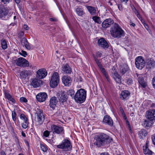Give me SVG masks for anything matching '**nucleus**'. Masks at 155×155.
Here are the masks:
<instances>
[{
    "instance_id": "a18cd8bd",
    "label": "nucleus",
    "mask_w": 155,
    "mask_h": 155,
    "mask_svg": "<svg viewBox=\"0 0 155 155\" xmlns=\"http://www.w3.org/2000/svg\"><path fill=\"white\" fill-rule=\"evenodd\" d=\"M28 124L29 122H24L22 124V127L24 129L28 127Z\"/></svg>"
},
{
    "instance_id": "423d86ee",
    "label": "nucleus",
    "mask_w": 155,
    "mask_h": 155,
    "mask_svg": "<svg viewBox=\"0 0 155 155\" xmlns=\"http://www.w3.org/2000/svg\"><path fill=\"white\" fill-rule=\"evenodd\" d=\"M58 74L57 72H54L52 75L50 81V84L52 87H55L58 84L59 81Z\"/></svg>"
},
{
    "instance_id": "9d476101",
    "label": "nucleus",
    "mask_w": 155,
    "mask_h": 155,
    "mask_svg": "<svg viewBox=\"0 0 155 155\" xmlns=\"http://www.w3.org/2000/svg\"><path fill=\"white\" fill-rule=\"evenodd\" d=\"M145 116L150 121H153L155 120V110L152 109L147 111Z\"/></svg>"
},
{
    "instance_id": "5fc2aeb1",
    "label": "nucleus",
    "mask_w": 155,
    "mask_h": 155,
    "mask_svg": "<svg viewBox=\"0 0 155 155\" xmlns=\"http://www.w3.org/2000/svg\"><path fill=\"white\" fill-rule=\"evenodd\" d=\"M152 83L154 88L155 89V77H154L152 80Z\"/></svg>"
},
{
    "instance_id": "dca6fc26",
    "label": "nucleus",
    "mask_w": 155,
    "mask_h": 155,
    "mask_svg": "<svg viewBox=\"0 0 155 155\" xmlns=\"http://www.w3.org/2000/svg\"><path fill=\"white\" fill-rule=\"evenodd\" d=\"M130 93L127 90H124L121 92L120 94V98L122 100H126L128 99L130 96Z\"/></svg>"
},
{
    "instance_id": "72a5a7b5",
    "label": "nucleus",
    "mask_w": 155,
    "mask_h": 155,
    "mask_svg": "<svg viewBox=\"0 0 155 155\" xmlns=\"http://www.w3.org/2000/svg\"><path fill=\"white\" fill-rule=\"evenodd\" d=\"M92 19L95 23L98 24H100L102 22L100 17L98 16H93L92 17Z\"/></svg>"
},
{
    "instance_id": "0eeeda50",
    "label": "nucleus",
    "mask_w": 155,
    "mask_h": 155,
    "mask_svg": "<svg viewBox=\"0 0 155 155\" xmlns=\"http://www.w3.org/2000/svg\"><path fill=\"white\" fill-rule=\"evenodd\" d=\"M135 64L137 68L141 70L145 65V61L143 57L138 56L135 59Z\"/></svg>"
},
{
    "instance_id": "b1692460",
    "label": "nucleus",
    "mask_w": 155,
    "mask_h": 155,
    "mask_svg": "<svg viewBox=\"0 0 155 155\" xmlns=\"http://www.w3.org/2000/svg\"><path fill=\"white\" fill-rule=\"evenodd\" d=\"M137 76L138 77V80L139 84L141 85L142 87L143 88H145L146 86V84L145 82L143 75L137 74Z\"/></svg>"
},
{
    "instance_id": "79ce46f5",
    "label": "nucleus",
    "mask_w": 155,
    "mask_h": 155,
    "mask_svg": "<svg viewBox=\"0 0 155 155\" xmlns=\"http://www.w3.org/2000/svg\"><path fill=\"white\" fill-rule=\"evenodd\" d=\"M41 150L44 152H46L47 151V148L46 145L43 144H41Z\"/></svg>"
},
{
    "instance_id": "f03ea898",
    "label": "nucleus",
    "mask_w": 155,
    "mask_h": 155,
    "mask_svg": "<svg viewBox=\"0 0 155 155\" xmlns=\"http://www.w3.org/2000/svg\"><path fill=\"white\" fill-rule=\"evenodd\" d=\"M111 36L114 38H119L125 36V33L120 25L114 23L110 31Z\"/></svg>"
},
{
    "instance_id": "5701e85b",
    "label": "nucleus",
    "mask_w": 155,
    "mask_h": 155,
    "mask_svg": "<svg viewBox=\"0 0 155 155\" xmlns=\"http://www.w3.org/2000/svg\"><path fill=\"white\" fill-rule=\"evenodd\" d=\"M58 103V100L55 97H52L50 100V106L52 108H54Z\"/></svg>"
},
{
    "instance_id": "0e129e2a",
    "label": "nucleus",
    "mask_w": 155,
    "mask_h": 155,
    "mask_svg": "<svg viewBox=\"0 0 155 155\" xmlns=\"http://www.w3.org/2000/svg\"><path fill=\"white\" fill-rule=\"evenodd\" d=\"M15 2L17 4H19L21 1V0H15Z\"/></svg>"
},
{
    "instance_id": "c03bdc74",
    "label": "nucleus",
    "mask_w": 155,
    "mask_h": 155,
    "mask_svg": "<svg viewBox=\"0 0 155 155\" xmlns=\"http://www.w3.org/2000/svg\"><path fill=\"white\" fill-rule=\"evenodd\" d=\"M50 132L48 130L45 131L43 133V136L46 137H48L49 136L50 134Z\"/></svg>"
},
{
    "instance_id": "393cba45",
    "label": "nucleus",
    "mask_w": 155,
    "mask_h": 155,
    "mask_svg": "<svg viewBox=\"0 0 155 155\" xmlns=\"http://www.w3.org/2000/svg\"><path fill=\"white\" fill-rule=\"evenodd\" d=\"M61 69L62 71L66 74H70L71 72V67L67 64L63 65Z\"/></svg>"
},
{
    "instance_id": "c85d7f7f",
    "label": "nucleus",
    "mask_w": 155,
    "mask_h": 155,
    "mask_svg": "<svg viewBox=\"0 0 155 155\" xmlns=\"http://www.w3.org/2000/svg\"><path fill=\"white\" fill-rule=\"evenodd\" d=\"M5 97L10 101V102H9L10 103L14 104L15 103V99L12 97L10 94L6 92H5Z\"/></svg>"
},
{
    "instance_id": "4d7b16f0",
    "label": "nucleus",
    "mask_w": 155,
    "mask_h": 155,
    "mask_svg": "<svg viewBox=\"0 0 155 155\" xmlns=\"http://www.w3.org/2000/svg\"><path fill=\"white\" fill-rule=\"evenodd\" d=\"M137 17L142 22H143V21L142 20V17L140 15V13L136 15Z\"/></svg>"
},
{
    "instance_id": "37998d69",
    "label": "nucleus",
    "mask_w": 155,
    "mask_h": 155,
    "mask_svg": "<svg viewBox=\"0 0 155 155\" xmlns=\"http://www.w3.org/2000/svg\"><path fill=\"white\" fill-rule=\"evenodd\" d=\"M24 35V33L23 31H21L18 33L17 36L18 37L21 38H22Z\"/></svg>"
},
{
    "instance_id": "20e7f679",
    "label": "nucleus",
    "mask_w": 155,
    "mask_h": 155,
    "mask_svg": "<svg viewBox=\"0 0 155 155\" xmlns=\"http://www.w3.org/2000/svg\"><path fill=\"white\" fill-rule=\"evenodd\" d=\"M57 147L59 149H63L64 150L68 151L71 149L72 147L70 141L65 139L64 140L61 144L57 145Z\"/></svg>"
},
{
    "instance_id": "3c124183",
    "label": "nucleus",
    "mask_w": 155,
    "mask_h": 155,
    "mask_svg": "<svg viewBox=\"0 0 155 155\" xmlns=\"http://www.w3.org/2000/svg\"><path fill=\"white\" fill-rule=\"evenodd\" d=\"M127 125L128 126V127L129 131H130V133L132 134V130L131 128V126L130 124L129 123L128 121H127Z\"/></svg>"
},
{
    "instance_id": "864d4df0",
    "label": "nucleus",
    "mask_w": 155,
    "mask_h": 155,
    "mask_svg": "<svg viewBox=\"0 0 155 155\" xmlns=\"http://www.w3.org/2000/svg\"><path fill=\"white\" fill-rule=\"evenodd\" d=\"M2 2L4 3V4H8L9 2H11L12 0H2Z\"/></svg>"
},
{
    "instance_id": "58836bf2",
    "label": "nucleus",
    "mask_w": 155,
    "mask_h": 155,
    "mask_svg": "<svg viewBox=\"0 0 155 155\" xmlns=\"http://www.w3.org/2000/svg\"><path fill=\"white\" fill-rule=\"evenodd\" d=\"M143 124L145 127H149L150 125V122L147 120H145L144 121Z\"/></svg>"
},
{
    "instance_id": "7ed1b4c3",
    "label": "nucleus",
    "mask_w": 155,
    "mask_h": 155,
    "mask_svg": "<svg viewBox=\"0 0 155 155\" xmlns=\"http://www.w3.org/2000/svg\"><path fill=\"white\" fill-rule=\"evenodd\" d=\"M86 97V91L83 89L78 90L74 96L75 101L78 103H82L85 100Z\"/></svg>"
},
{
    "instance_id": "f257e3e1",
    "label": "nucleus",
    "mask_w": 155,
    "mask_h": 155,
    "mask_svg": "<svg viewBox=\"0 0 155 155\" xmlns=\"http://www.w3.org/2000/svg\"><path fill=\"white\" fill-rule=\"evenodd\" d=\"M94 139V144L98 147L103 146L107 141L110 142L113 140L112 138L103 133L96 135Z\"/></svg>"
},
{
    "instance_id": "f8f14e48",
    "label": "nucleus",
    "mask_w": 155,
    "mask_h": 155,
    "mask_svg": "<svg viewBox=\"0 0 155 155\" xmlns=\"http://www.w3.org/2000/svg\"><path fill=\"white\" fill-rule=\"evenodd\" d=\"M146 68L151 69L155 67V61L151 58H147L145 60Z\"/></svg>"
},
{
    "instance_id": "603ef678",
    "label": "nucleus",
    "mask_w": 155,
    "mask_h": 155,
    "mask_svg": "<svg viewBox=\"0 0 155 155\" xmlns=\"http://www.w3.org/2000/svg\"><path fill=\"white\" fill-rule=\"evenodd\" d=\"M145 28L148 31L149 30V27L148 25L144 21H143V22H142Z\"/></svg>"
},
{
    "instance_id": "f704fd0d",
    "label": "nucleus",
    "mask_w": 155,
    "mask_h": 155,
    "mask_svg": "<svg viewBox=\"0 0 155 155\" xmlns=\"http://www.w3.org/2000/svg\"><path fill=\"white\" fill-rule=\"evenodd\" d=\"M1 46L3 49H5L7 48V45L6 41L5 40H2L1 41Z\"/></svg>"
},
{
    "instance_id": "680f3d73",
    "label": "nucleus",
    "mask_w": 155,
    "mask_h": 155,
    "mask_svg": "<svg viewBox=\"0 0 155 155\" xmlns=\"http://www.w3.org/2000/svg\"><path fill=\"white\" fill-rule=\"evenodd\" d=\"M134 12L135 13V14L136 15H137V14H138L139 13L138 11L136 9H135V10L134 11Z\"/></svg>"
},
{
    "instance_id": "8fccbe9b",
    "label": "nucleus",
    "mask_w": 155,
    "mask_h": 155,
    "mask_svg": "<svg viewBox=\"0 0 155 155\" xmlns=\"http://www.w3.org/2000/svg\"><path fill=\"white\" fill-rule=\"evenodd\" d=\"M20 118L21 120H23L27 119V118L24 114H21L20 116Z\"/></svg>"
},
{
    "instance_id": "a211bd4d",
    "label": "nucleus",
    "mask_w": 155,
    "mask_h": 155,
    "mask_svg": "<svg viewBox=\"0 0 155 155\" xmlns=\"http://www.w3.org/2000/svg\"><path fill=\"white\" fill-rule=\"evenodd\" d=\"M113 21L111 18L107 19L102 23V26L104 28H106L114 23Z\"/></svg>"
},
{
    "instance_id": "412c9836",
    "label": "nucleus",
    "mask_w": 155,
    "mask_h": 155,
    "mask_svg": "<svg viewBox=\"0 0 155 155\" xmlns=\"http://www.w3.org/2000/svg\"><path fill=\"white\" fill-rule=\"evenodd\" d=\"M67 98L66 92L63 91L61 92V96L59 98V101L61 104L64 105V103L66 102Z\"/></svg>"
},
{
    "instance_id": "13d9d810",
    "label": "nucleus",
    "mask_w": 155,
    "mask_h": 155,
    "mask_svg": "<svg viewBox=\"0 0 155 155\" xmlns=\"http://www.w3.org/2000/svg\"><path fill=\"white\" fill-rule=\"evenodd\" d=\"M118 8L120 11L122 10L123 9L122 5L120 4H119L118 5Z\"/></svg>"
},
{
    "instance_id": "052dcab7",
    "label": "nucleus",
    "mask_w": 155,
    "mask_h": 155,
    "mask_svg": "<svg viewBox=\"0 0 155 155\" xmlns=\"http://www.w3.org/2000/svg\"><path fill=\"white\" fill-rule=\"evenodd\" d=\"M129 0H120L121 2H124L125 3H126Z\"/></svg>"
},
{
    "instance_id": "6e6552de",
    "label": "nucleus",
    "mask_w": 155,
    "mask_h": 155,
    "mask_svg": "<svg viewBox=\"0 0 155 155\" xmlns=\"http://www.w3.org/2000/svg\"><path fill=\"white\" fill-rule=\"evenodd\" d=\"M8 11L3 6L0 5V18L6 20L10 17V13H8Z\"/></svg>"
},
{
    "instance_id": "bf43d9fd",
    "label": "nucleus",
    "mask_w": 155,
    "mask_h": 155,
    "mask_svg": "<svg viewBox=\"0 0 155 155\" xmlns=\"http://www.w3.org/2000/svg\"><path fill=\"white\" fill-rule=\"evenodd\" d=\"M24 28L26 30H28L29 29V27L27 25H25L23 26Z\"/></svg>"
},
{
    "instance_id": "7c9ffc66",
    "label": "nucleus",
    "mask_w": 155,
    "mask_h": 155,
    "mask_svg": "<svg viewBox=\"0 0 155 155\" xmlns=\"http://www.w3.org/2000/svg\"><path fill=\"white\" fill-rule=\"evenodd\" d=\"M101 70V72L102 73L103 75L106 78L107 80V81H109L110 79L109 78L107 74V73L106 72V71L105 68H104L103 67L100 69Z\"/></svg>"
},
{
    "instance_id": "a19ab883",
    "label": "nucleus",
    "mask_w": 155,
    "mask_h": 155,
    "mask_svg": "<svg viewBox=\"0 0 155 155\" xmlns=\"http://www.w3.org/2000/svg\"><path fill=\"white\" fill-rule=\"evenodd\" d=\"M12 117L13 120L15 121L16 120V114L15 110L12 112Z\"/></svg>"
},
{
    "instance_id": "473e14b6",
    "label": "nucleus",
    "mask_w": 155,
    "mask_h": 155,
    "mask_svg": "<svg viewBox=\"0 0 155 155\" xmlns=\"http://www.w3.org/2000/svg\"><path fill=\"white\" fill-rule=\"evenodd\" d=\"M129 70L128 66L126 65H125L122 67L120 70V72L123 74L125 73Z\"/></svg>"
},
{
    "instance_id": "338daca9",
    "label": "nucleus",
    "mask_w": 155,
    "mask_h": 155,
    "mask_svg": "<svg viewBox=\"0 0 155 155\" xmlns=\"http://www.w3.org/2000/svg\"><path fill=\"white\" fill-rule=\"evenodd\" d=\"M21 134L23 137H25L26 136L25 134L23 132H22Z\"/></svg>"
},
{
    "instance_id": "2eb2a0df",
    "label": "nucleus",
    "mask_w": 155,
    "mask_h": 155,
    "mask_svg": "<svg viewBox=\"0 0 155 155\" xmlns=\"http://www.w3.org/2000/svg\"><path fill=\"white\" fill-rule=\"evenodd\" d=\"M47 95L46 93L43 92L38 94L36 96V99L39 102L44 101L46 99Z\"/></svg>"
},
{
    "instance_id": "69168bd1",
    "label": "nucleus",
    "mask_w": 155,
    "mask_h": 155,
    "mask_svg": "<svg viewBox=\"0 0 155 155\" xmlns=\"http://www.w3.org/2000/svg\"><path fill=\"white\" fill-rule=\"evenodd\" d=\"M1 155H6L5 152L3 151H2L1 152Z\"/></svg>"
},
{
    "instance_id": "774afa93",
    "label": "nucleus",
    "mask_w": 155,
    "mask_h": 155,
    "mask_svg": "<svg viewBox=\"0 0 155 155\" xmlns=\"http://www.w3.org/2000/svg\"><path fill=\"white\" fill-rule=\"evenodd\" d=\"M101 155H108L107 153H101Z\"/></svg>"
},
{
    "instance_id": "ea45409f",
    "label": "nucleus",
    "mask_w": 155,
    "mask_h": 155,
    "mask_svg": "<svg viewBox=\"0 0 155 155\" xmlns=\"http://www.w3.org/2000/svg\"><path fill=\"white\" fill-rule=\"evenodd\" d=\"M125 81L127 84L130 85L132 84L133 82L132 79L131 78L126 79Z\"/></svg>"
},
{
    "instance_id": "49530a36",
    "label": "nucleus",
    "mask_w": 155,
    "mask_h": 155,
    "mask_svg": "<svg viewBox=\"0 0 155 155\" xmlns=\"http://www.w3.org/2000/svg\"><path fill=\"white\" fill-rule=\"evenodd\" d=\"M20 101L21 102L26 103L27 102V99L25 97H21L20 98Z\"/></svg>"
},
{
    "instance_id": "1a4fd4ad",
    "label": "nucleus",
    "mask_w": 155,
    "mask_h": 155,
    "mask_svg": "<svg viewBox=\"0 0 155 155\" xmlns=\"http://www.w3.org/2000/svg\"><path fill=\"white\" fill-rule=\"evenodd\" d=\"M15 62L17 66L25 67L29 66L28 61L23 58H19L16 59Z\"/></svg>"
},
{
    "instance_id": "de8ad7c7",
    "label": "nucleus",
    "mask_w": 155,
    "mask_h": 155,
    "mask_svg": "<svg viewBox=\"0 0 155 155\" xmlns=\"http://www.w3.org/2000/svg\"><path fill=\"white\" fill-rule=\"evenodd\" d=\"M20 53L21 55L24 57H25L27 54L25 51L22 50L21 51V52H20Z\"/></svg>"
},
{
    "instance_id": "2f4dec72",
    "label": "nucleus",
    "mask_w": 155,
    "mask_h": 155,
    "mask_svg": "<svg viewBox=\"0 0 155 155\" xmlns=\"http://www.w3.org/2000/svg\"><path fill=\"white\" fill-rule=\"evenodd\" d=\"M77 14L78 15L82 16L84 13L82 8L80 7H78L76 9Z\"/></svg>"
},
{
    "instance_id": "6e6d98bb",
    "label": "nucleus",
    "mask_w": 155,
    "mask_h": 155,
    "mask_svg": "<svg viewBox=\"0 0 155 155\" xmlns=\"http://www.w3.org/2000/svg\"><path fill=\"white\" fill-rule=\"evenodd\" d=\"M151 139L153 144L155 145V135L152 136Z\"/></svg>"
},
{
    "instance_id": "4468645a",
    "label": "nucleus",
    "mask_w": 155,
    "mask_h": 155,
    "mask_svg": "<svg viewBox=\"0 0 155 155\" xmlns=\"http://www.w3.org/2000/svg\"><path fill=\"white\" fill-rule=\"evenodd\" d=\"M47 73L45 69H40L37 72V77L39 79H42L47 75Z\"/></svg>"
},
{
    "instance_id": "bb28decb",
    "label": "nucleus",
    "mask_w": 155,
    "mask_h": 155,
    "mask_svg": "<svg viewBox=\"0 0 155 155\" xmlns=\"http://www.w3.org/2000/svg\"><path fill=\"white\" fill-rule=\"evenodd\" d=\"M87 8L92 15H94L96 12V8L91 6H86Z\"/></svg>"
},
{
    "instance_id": "e433bc0d",
    "label": "nucleus",
    "mask_w": 155,
    "mask_h": 155,
    "mask_svg": "<svg viewBox=\"0 0 155 155\" xmlns=\"http://www.w3.org/2000/svg\"><path fill=\"white\" fill-rule=\"evenodd\" d=\"M94 60L96 63V64L100 69L103 67V66L101 64V62L100 61V60H99L98 59L96 58L95 57L94 58Z\"/></svg>"
},
{
    "instance_id": "c756f323",
    "label": "nucleus",
    "mask_w": 155,
    "mask_h": 155,
    "mask_svg": "<svg viewBox=\"0 0 155 155\" xmlns=\"http://www.w3.org/2000/svg\"><path fill=\"white\" fill-rule=\"evenodd\" d=\"M138 135L141 139L146 136L147 135V132L145 130L142 129L138 132Z\"/></svg>"
},
{
    "instance_id": "9b49d317",
    "label": "nucleus",
    "mask_w": 155,
    "mask_h": 155,
    "mask_svg": "<svg viewBox=\"0 0 155 155\" xmlns=\"http://www.w3.org/2000/svg\"><path fill=\"white\" fill-rule=\"evenodd\" d=\"M51 128L53 134L56 133L59 134L64 133V129L62 127L52 125L51 126Z\"/></svg>"
},
{
    "instance_id": "aec40b11",
    "label": "nucleus",
    "mask_w": 155,
    "mask_h": 155,
    "mask_svg": "<svg viewBox=\"0 0 155 155\" xmlns=\"http://www.w3.org/2000/svg\"><path fill=\"white\" fill-rule=\"evenodd\" d=\"M103 122L110 126H112L113 125V120L110 116L108 115H106L104 116Z\"/></svg>"
},
{
    "instance_id": "a878e982",
    "label": "nucleus",
    "mask_w": 155,
    "mask_h": 155,
    "mask_svg": "<svg viewBox=\"0 0 155 155\" xmlns=\"http://www.w3.org/2000/svg\"><path fill=\"white\" fill-rule=\"evenodd\" d=\"M40 81V80L36 78L32 79L31 85L34 87H37L39 86Z\"/></svg>"
},
{
    "instance_id": "cd10ccee",
    "label": "nucleus",
    "mask_w": 155,
    "mask_h": 155,
    "mask_svg": "<svg viewBox=\"0 0 155 155\" xmlns=\"http://www.w3.org/2000/svg\"><path fill=\"white\" fill-rule=\"evenodd\" d=\"M148 142L147 141L146 146H143V152L145 154H151L152 153V151L150 150L148 148Z\"/></svg>"
},
{
    "instance_id": "39448f33",
    "label": "nucleus",
    "mask_w": 155,
    "mask_h": 155,
    "mask_svg": "<svg viewBox=\"0 0 155 155\" xmlns=\"http://www.w3.org/2000/svg\"><path fill=\"white\" fill-rule=\"evenodd\" d=\"M35 114H36L37 121L40 124H42L45 120V116L41 109L37 108L35 109Z\"/></svg>"
},
{
    "instance_id": "ddd939ff",
    "label": "nucleus",
    "mask_w": 155,
    "mask_h": 155,
    "mask_svg": "<svg viewBox=\"0 0 155 155\" xmlns=\"http://www.w3.org/2000/svg\"><path fill=\"white\" fill-rule=\"evenodd\" d=\"M33 71L30 70H25L20 72V77L22 79H25L32 75Z\"/></svg>"
},
{
    "instance_id": "6ab92c4d",
    "label": "nucleus",
    "mask_w": 155,
    "mask_h": 155,
    "mask_svg": "<svg viewBox=\"0 0 155 155\" xmlns=\"http://www.w3.org/2000/svg\"><path fill=\"white\" fill-rule=\"evenodd\" d=\"M98 43L99 46L103 48H107L109 47L107 42L103 38L99 39Z\"/></svg>"
},
{
    "instance_id": "e2e57ef3",
    "label": "nucleus",
    "mask_w": 155,
    "mask_h": 155,
    "mask_svg": "<svg viewBox=\"0 0 155 155\" xmlns=\"http://www.w3.org/2000/svg\"><path fill=\"white\" fill-rule=\"evenodd\" d=\"M130 22L131 23L130 24V25L134 27H135L136 26V25L134 23H132L131 21H130Z\"/></svg>"
},
{
    "instance_id": "f3484780",
    "label": "nucleus",
    "mask_w": 155,
    "mask_h": 155,
    "mask_svg": "<svg viewBox=\"0 0 155 155\" xmlns=\"http://www.w3.org/2000/svg\"><path fill=\"white\" fill-rule=\"evenodd\" d=\"M62 80L65 86H69L71 85L72 80L70 77L67 75L64 76L62 77Z\"/></svg>"
},
{
    "instance_id": "09e8293b",
    "label": "nucleus",
    "mask_w": 155,
    "mask_h": 155,
    "mask_svg": "<svg viewBox=\"0 0 155 155\" xmlns=\"http://www.w3.org/2000/svg\"><path fill=\"white\" fill-rule=\"evenodd\" d=\"M120 112L124 116V117L125 118V119H127V117H126V116L125 114V113L124 112V111L123 109V108L122 107L120 108Z\"/></svg>"
},
{
    "instance_id": "4be33fe9",
    "label": "nucleus",
    "mask_w": 155,
    "mask_h": 155,
    "mask_svg": "<svg viewBox=\"0 0 155 155\" xmlns=\"http://www.w3.org/2000/svg\"><path fill=\"white\" fill-rule=\"evenodd\" d=\"M21 44L23 46H25L28 49H31V46L29 44L26 38L25 37L21 38L20 40Z\"/></svg>"
},
{
    "instance_id": "c9c22d12",
    "label": "nucleus",
    "mask_w": 155,
    "mask_h": 155,
    "mask_svg": "<svg viewBox=\"0 0 155 155\" xmlns=\"http://www.w3.org/2000/svg\"><path fill=\"white\" fill-rule=\"evenodd\" d=\"M93 57L94 59V58L95 57L96 58L98 59V58L101 57L102 55V53L100 51H97L96 52V54H93Z\"/></svg>"
},
{
    "instance_id": "4c0bfd02",
    "label": "nucleus",
    "mask_w": 155,
    "mask_h": 155,
    "mask_svg": "<svg viewBox=\"0 0 155 155\" xmlns=\"http://www.w3.org/2000/svg\"><path fill=\"white\" fill-rule=\"evenodd\" d=\"M75 92L72 89H70L67 91V94L68 95H70L72 97H74V94Z\"/></svg>"
}]
</instances>
